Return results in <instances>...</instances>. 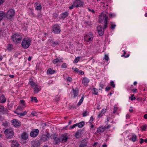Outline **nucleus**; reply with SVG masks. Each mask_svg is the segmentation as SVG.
Wrapping results in <instances>:
<instances>
[{
    "mask_svg": "<svg viewBox=\"0 0 147 147\" xmlns=\"http://www.w3.org/2000/svg\"><path fill=\"white\" fill-rule=\"evenodd\" d=\"M23 37V35L21 33L13 34L11 36V38L14 44H18L21 43Z\"/></svg>",
    "mask_w": 147,
    "mask_h": 147,
    "instance_id": "obj_1",
    "label": "nucleus"
},
{
    "mask_svg": "<svg viewBox=\"0 0 147 147\" xmlns=\"http://www.w3.org/2000/svg\"><path fill=\"white\" fill-rule=\"evenodd\" d=\"M21 43V47L24 49H27L30 45L32 40L28 37L23 38Z\"/></svg>",
    "mask_w": 147,
    "mask_h": 147,
    "instance_id": "obj_2",
    "label": "nucleus"
},
{
    "mask_svg": "<svg viewBox=\"0 0 147 147\" xmlns=\"http://www.w3.org/2000/svg\"><path fill=\"white\" fill-rule=\"evenodd\" d=\"M6 137L8 139H10L13 138L14 136L13 130L11 128L6 129L4 131Z\"/></svg>",
    "mask_w": 147,
    "mask_h": 147,
    "instance_id": "obj_3",
    "label": "nucleus"
},
{
    "mask_svg": "<svg viewBox=\"0 0 147 147\" xmlns=\"http://www.w3.org/2000/svg\"><path fill=\"white\" fill-rule=\"evenodd\" d=\"M61 31L60 26L59 24H55L52 26V32L55 34H59Z\"/></svg>",
    "mask_w": 147,
    "mask_h": 147,
    "instance_id": "obj_4",
    "label": "nucleus"
},
{
    "mask_svg": "<svg viewBox=\"0 0 147 147\" xmlns=\"http://www.w3.org/2000/svg\"><path fill=\"white\" fill-rule=\"evenodd\" d=\"M15 14V11L12 9H11L8 11L7 13L5 15V17L7 19H10Z\"/></svg>",
    "mask_w": 147,
    "mask_h": 147,
    "instance_id": "obj_5",
    "label": "nucleus"
},
{
    "mask_svg": "<svg viewBox=\"0 0 147 147\" xmlns=\"http://www.w3.org/2000/svg\"><path fill=\"white\" fill-rule=\"evenodd\" d=\"M73 3L74 7H82L84 5V2L80 0H76Z\"/></svg>",
    "mask_w": 147,
    "mask_h": 147,
    "instance_id": "obj_6",
    "label": "nucleus"
},
{
    "mask_svg": "<svg viewBox=\"0 0 147 147\" xmlns=\"http://www.w3.org/2000/svg\"><path fill=\"white\" fill-rule=\"evenodd\" d=\"M111 3V0H99V3H103V4H106L105 5H103V7L105 9H107L108 8L109 4Z\"/></svg>",
    "mask_w": 147,
    "mask_h": 147,
    "instance_id": "obj_7",
    "label": "nucleus"
},
{
    "mask_svg": "<svg viewBox=\"0 0 147 147\" xmlns=\"http://www.w3.org/2000/svg\"><path fill=\"white\" fill-rule=\"evenodd\" d=\"M94 36L93 34L91 32H89L88 34H86L84 36L85 40L87 42H89L92 41L93 38Z\"/></svg>",
    "mask_w": 147,
    "mask_h": 147,
    "instance_id": "obj_8",
    "label": "nucleus"
},
{
    "mask_svg": "<svg viewBox=\"0 0 147 147\" xmlns=\"http://www.w3.org/2000/svg\"><path fill=\"white\" fill-rule=\"evenodd\" d=\"M39 132V131L37 129H33L30 132V136L32 137H35L38 135Z\"/></svg>",
    "mask_w": 147,
    "mask_h": 147,
    "instance_id": "obj_9",
    "label": "nucleus"
},
{
    "mask_svg": "<svg viewBox=\"0 0 147 147\" xmlns=\"http://www.w3.org/2000/svg\"><path fill=\"white\" fill-rule=\"evenodd\" d=\"M79 89L76 87L75 88H73L72 89V92L73 95V97L76 98L78 95L79 92Z\"/></svg>",
    "mask_w": 147,
    "mask_h": 147,
    "instance_id": "obj_10",
    "label": "nucleus"
},
{
    "mask_svg": "<svg viewBox=\"0 0 147 147\" xmlns=\"http://www.w3.org/2000/svg\"><path fill=\"white\" fill-rule=\"evenodd\" d=\"M11 123L13 125L16 127H18L21 125V122L19 120H12Z\"/></svg>",
    "mask_w": 147,
    "mask_h": 147,
    "instance_id": "obj_11",
    "label": "nucleus"
},
{
    "mask_svg": "<svg viewBox=\"0 0 147 147\" xmlns=\"http://www.w3.org/2000/svg\"><path fill=\"white\" fill-rule=\"evenodd\" d=\"M108 19V16L105 14L102 13L100 16L99 17V21H104L105 22H106L107 21Z\"/></svg>",
    "mask_w": 147,
    "mask_h": 147,
    "instance_id": "obj_12",
    "label": "nucleus"
},
{
    "mask_svg": "<svg viewBox=\"0 0 147 147\" xmlns=\"http://www.w3.org/2000/svg\"><path fill=\"white\" fill-rule=\"evenodd\" d=\"M0 112L5 114L7 113L8 111L7 109L4 108L3 105H0Z\"/></svg>",
    "mask_w": 147,
    "mask_h": 147,
    "instance_id": "obj_13",
    "label": "nucleus"
},
{
    "mask_svg": "<svg viewBox=\"0 0 147 147\" xmlns=\"http://www.w3.org/2000/svg\"><path fill=\"white\" fill-rule=\"evenodd\" d=\"M68 139V137L66 134L62 135L61 137V142L62 143L66 142Z\"/></svg>",
    "mask_w": 147,
    "mask_h": 147,
    "instance_id": "obj_14",
    "label": "nucleus"
},
{
    "mask_svg": "<svg viewBox=\"0 0 147 147\" xmlns=\"http://www.w3.org/2000/svg\"><path fill=\"white\" fill-rule=\"evenodd\" d=\"M82 134V130H78L75 133L74 136L76 138H78L81 137Z\"/></svg>",
    "mask_w": 147,
    "mask_h": 147,
    "instance_id": "obj_15",
    "label": "nucleus"
},
{
    "mask_svg": "<svg viewBox=\"0 0 147 147\" xmlns=\"http://www.w3.org/2000/svg\"><path fill=\"white\" fill-rule=\"evenodd\" d=\"M105 130L104 127L101 126L97 128L96 132L99 134H101L103 133Z\"/></svg>",
    "mask_w": 147,
    "mask_h": 147,
    "instance_id": "obj_16",
    "label": "nucleus"
},
{
    "mask_svg": "<svg viewBox=\"0 0 147 147\" xmlns=\"http://www.w3.org/2000/svg\"><path fill=\"white\" fill-rule=\"evenodd\" d=\"M88 141L86 139H84L82 141L81 143L80 144L79 147H88L87 146Z\"/></svg>",
    "mask_w": 147,
    "mask_h": 147,
    "instance_id": "obj_17",
    "label": "nucleus"
},
{
    "mask_svg": "<svg viewBox=\"0 0 147 147\" xmlns=\"http://www.w3.org/2000/svg\"><path fill=\"white\" fill-rule=\"evenodd\" d=\"M54 140V143L55 144H58L61 142V140L60 139L56 136H54L53 137Z\"/></svg>",
    "mask_w": 147,
    "mask_h": 147,
    "instance_id": "obj_18",
    "label": "nucleus"
},
{
    "mask_svg": "<svg viewBox=\"0 0 147 147\" xmlns=\"http://www.w3.org/2000/svg\"><path fill=\"white\" fill-rule=\"evenodd\" d=\"M34 7L35 9L37 10H40L42 8L41 5L37 2H36L34 4Z\"/></svg>",
    "mask_w": 147,
    "mask_h": 147,
    "instance_id": "obj_19",
    "label": "nucleus"
},
{
    "mask_svg": "<svg viewBox=\"0 0 147 147\" xmlns=\"http://www.w3.org/2000/svg\"><path fill=\"white\" fill-rule=\"evenodd\" d=\"M7 32V30L6 29L0 31V37L2 38L5 36Z\"/></svg>",
    "mask_w": 147,
    "mask_h": 147,
    "instance_id": "obj_20",
    "label": "nucleus"
},
{
    "mask_svg": "<svg viewBox=\"0 0 147 147\" xmlns=\"http://www.w3.org/2000/svg\"><path fill=\"white\" fill-rule=\"evenodd\" d=\"M63 61V59L61 58H57L53 60V63L54 64H56L58 62H62Z\"/></svg>",
    "mask_w": 147,
    "mask_h": 147,
    "instance_id": "obj_21",
    "label": "nucleus"
},
{
    "mask_svg": "<svg viewBox=\"0 0 147 147\" xmlns=\"http://www.w3.org/2000/svg\"><path fill=\"white\" fill-rule=\"evenodd\" d=\"M34 88V93H38L41 90V88L37 84L35 86Z\"/></svg>",
    "mask_w": 147,
    "mask_h": 147,
    "instance_id": "obj_22",
    "label": "nucleus"
},
{
    "mask_svg": "<svg viewBox=\"0 0 147 147\" xmlns=\"http://www.w3.org/2000/svg\"><path fill=\"white\" fill-rule=\"evenodd\" d=\"M6 101V98L3 94H0V102L1 103H5Z\"/></svg>",
    "mask_w": 147,
    "mask_h": 147,
    "instance_id": "obj_23",
    "label": "nucleus"
},
{
    "mask_svg": "<svg viewBox=\"0 0 147 147\" xmlns=\"http://www.w3.org/2000/svg\"><path fill=\"white\" fill-rule=\"evenodd\" d=\"M90 82V80L89 79L84 77L83 78L82 80V83L84 84V86H86L88 84V83Z\"/></svg>",
    "mask_w": 147,
    "mask_h": 147,
    "instance_id": "obj_24",
    "label": "nucleus"
},
{
    "mask_svg": "<svg viewBox=\"0 0 147 147\" xmlns=\"http://www.w3.org/2000/svg\"><path fill=\"white\" fill-rule=\"evenodd\" d=\"M28 13L29 15L32 17H35V14L33 12V9L32 8H30L29 10L28 11Z\"/></svg>",
    "mask_w": 147,
    "mask_h": 147,
    "instance_id": "obj_25",
    "label": "nucleus"
},
{
    "mask_svg": "<svg viewBox=\"0 0 147 147\" xmlns=\"http://www.w3.org/2000/svg\"><path fill=\"white\" fill-rule=\"evenodd\" d=\"M11 146V147H19V144L16 140H13L12 141Z\"/></svg>",
    "mask_w": 147,
    "mask_h": 147,
    "instance_id": "obj_26",
    "label": "nucleus"
},
{
    "mask_svg": "<svg viewBox=\"0 0 147 147\" xmlns=\"http://www.w3.org/2000/svg\"><path fill=\"white\" fill-rule=\"evenodd\" d=\"M49 138V136L48 135H42L41 137V139L43 142H45L48 140Z\"/></svg>",
    "mask_w": 147,
    "mask_h": 147,
    "instance_id": "obj_27",
    "label": "nucleus"
},
{
    "mask_svg": "<svg viewBox=\"0 0 147 147\" xmlns=\"http://www.w3.org/2000/svg\"><path fill=\"white\" fill-rule=\"evenodd\" d=\"M69 15V13L67 11H65L61 14V18L62 19H64L66 18Z\"/></svg>",
    "mask_w": 147,
    "mask_h": 147,
    "instance_id": "obj_28",
    "label": "nucleus"
},
{
    "mask_svg": "<svg viewBox=\"0 0 147 147\" xmlns=\"http://www.w3.org/2000/svg\"><path fill=\"white\" fill-rule=\"evenodd\" d=\"M106 109H103L101 112L98 115V118H100L101 117H102L103 115L106 112Z\"/></svg>",
    "mask_w": 147,
    "mask_h": 147,
    "instance_id": "obj_29",
    "label": "nucleus"
},
{
    "mask_svg": "<svg viewBox=\"0 0 147 147\" xmlns=\"http://www.w3.org/2000/svg\"><path fill=\"white\" fill-rule=\"evenodd\" d=\"M55 71L51 68H49L47 70L48 74H53L55 73Z\"/></svg>",
    "mask_w": 147,
    "mask_h": 147,
    "instance_id": "obj_30",
    "label": "nucleus"
},
{
    "mask_svg": "<svg viewBox=\"0 0 147 147\" xmlns=\"http://www.w3.org/2000/svg\"><path fill=\"white\" fill-rule=\"evenodd\" d=\"M21 137L23 139L26 140L28 138V135L27 134L24 132L21 135Z\"/></svg>",
    "mask_w": 147,
    "mask_h": 147,
    "instance_id": "obj_31",
    "label": "nucleus"
},
{
    "mask_svg": "<svg viewBox=\"0 0 147 147\" xmlns=\"http://www.w3.org/2000/svg\"><path fill=\"white\" fill-rule=\"evenodd\" d=\"M59 42L57 41H51V45L53 47H55L56 45L59 44Z\"/></svg>",
    "mask_w": 147,
    "mask_h": 147,
    "instance_id": "obj_32",
    "label": "nucleus"
},
{
    "mask_svg": "<svg viewBox=\"0 0 147 147\" xmlns=\"http://www.w3.org/2000/svg\"><path fill=\"white\" fill-rule=\"evenodd\" d=\"M9 51H11L13 49V45L11 44H9L7 45V48Z\"/></svg>",
    "mask_w": 147,
    "mask_h": 147,
    "instance_id": "obj_33",
    "label": "nucleus"
},
{
    "mask_svg": "<svg viewBox=\"0 0 147 147\" xmlns=\"http://www.w3.org/2000/svg\"><path fill=\"white\" fill-rule=\"evenodd\" d=\"M40 143L38 141H34L33 142V146L34 147H37L40 145Z\"/></svg>",
    "mask_w": 147,
    "mask_h": 147,
    "instance_id": "obj_34",
    "label": "nucleus"
},
{
    "mask_svg": "<svg viewBox=\"0 0 147 147\" xmlns=\"http://www.w3.org/2000/svg\"><path fill=\"white\" fill-rule=\"evenodd\" d=\"M84 125V122L82 121L78 123H77V126L81 128Z\"/></svg>",
    "mask_w": 147,
    "mask_h": 147,
    "instance_id": "obj_35",
    "label": "nucleus"
},
{
    "mask_svg": "<svg viewBox=\"0 0 147 147\" xmlns=\"http://www.w3.org/2000/svg\"><path fill=\"white\" fill-rule=\"evenodd\" d=\"M137 137V136L136 135H134L132 136L131 138H130L129 140H131L133 142H135L136 140Z\"/></svg>",
    "mask_w": 147,
    "mask_h": 147,
    "instance_id": "obj_36",
    "label": "nucleus"
},
{
    "mask_svg": "<svg viewBox=\"0 0 147 147\" xmlns=\"http://www.w3.org/2000/svg\"><path fill=\"white\" fill-rule=\"evenodd\" d=\"M28 84L30 85L32 87H34L37 84L32 81H29Z\"/></svg>",
    "mask_w": 147,
    "mask_h": 147,
    "instance_id": "obj_37",
    "label": "nucleus"
},
{
    "mask_svg": "<svg viewBox=\"0 0 147 147\" xmlns=\"http://www.w3.org/2000/svg\"><path fill=\"white\" fill-rule=\"evenodd\" d=\"M5 16V14L4 12L3 11H0V21L2 20L4 17Z\"/></svg>",
    "mask_w": 147,
    "mask_h": 147,
    "instance_id": "obj_38",
    "label": "nucleus"
},
{
    "mask_svg": "<svg viewBox=\"0 0 147 147\" xmlns=\"http://www.w3.org/2000/svg\"><path fill=\"white\" fill-rule=\"evenodd\" d=\"M93 93V94L97 95L98 94V89L95 88H93L92 89Z\"/></svg>",
    "mask_w": 147,
    "mask_h": 147,
    "instance_id": "obj_39",
    "label": "nucleus"
},
{
    "mask_svg": "<svg viewBox=\"0 0 147 147\" xmlns=\"http://www.w3.org/2000/svg\"><path fill=\"white\" fill-rule=\"evenodd\" d=\"M84 24L86 26H88L91 25V22L90 21H85L84 23Z\"/></svg>",
    "mask_w": 147,
    "mask_h": 147,
    "instance_id": "obj_40",
    "label": "nucleus"
},
{
    "mask_svg": "<svg viewBox=\"0 0 147 147\" xmlns=\"http://www.w3.org/2000/svg\"><path fill=\"white\" fill-rule=\"evenodd\" d=\"M123 51V55H121L122 57H124L125 58H127L129 57V54H128L126 55H125L126 53V51L124 50Z\"/></svg>",
    "mask_w": 147,
    "mask_h": 147,
    "instance_id": "obj_41",
    "label": "nucleus"
},
{
    "mask_svg": "<svg viewBox=\"0 0 147 147\" xmlns=\"http://www.w3.org/2000/svg\"><path fill=\"white\" fill-rule=\"evenodd\" d=\"M99 90H102L103 88L104 85L103 83H102V82H100L99 84Z\"/></svg>",
    "mask_w": 147,
    "mask_h": 147,
    "instance_id": "obj_42",
    "label": "nucleus"
},
{
    "mask_svg": "<svg viewBox=\"0 0 147 147\" xmlns=\"http://www.w3.org/2000/svg\"><path fill=\"white\" fill-rule=\"evenodd\" d=\"M134 96V94H131V96L129 98V99H130L131 100L133 101L135 100L136 99V98Z\"/></svg>",
    "mask_w": 147,
    "mask_h": 147,
    "instance_id": "obj_43",
    "label": "nucleus"
},
{
    "mask_svg": "<svg viewBox=\"0 0 147 147\" xmlns=\"http://www.w3.org/2000/svg\"><path fill=\"white\" fill-rule=\"evenodd\" d=\"M102 30L101 31H98V34L100 36H102L103 35L104 33V29H102Z\"/></svg>",
    "mask_w": 147,
    "mask_h": 147,
    "instance_id": "obj_44",
    "label": "nucleus"
},
{
    "mask_svg": "<svg viewBox=\"0 0 147 147\" xmlns=\"http://www.w3.org/2000/svg\"><path fill=\"white\" fill-rule=\"evenodd\" d=\"M23 107H26L25 101L24 100H21L20 101Z\"/></svg>",
    "mask_w": 147,
    "mask_h": 147,
    "instance_id": "obj_45",
    "label": "nucleus"
},
{
    "mask_svg": "<svg viewBox=\"0 0 147 147\" xmlns=\"http://www.w3.org/2000/svg\"><path fill=\"white\" fill-rule=\"evenodd\" d=\"M147 126L146 125H143L142 127H141L142 130L144 131H146L147 128Z\"/></svg>",
    "mask_w": 147,
    "mask_h": 147,
    "instance_id": "obj_46",
    "label": "nucleus"
},
{
    "mask_svg": "<svg viewBox=\"0 0 147 147\" xmlns=\"http://www.w3.org/2000/svg\"><path fill=\"white\" fill-rule=\"evenodd\" d=\"M31 101H34L35 102H38V100L37 99L36 97H32L31 98Z\"/></svg>",
    "mask_w": 147,
    "mask_h": 147,
    "instance_id": "obj_47",
    "label": "nucleus"
},
{
    "mask_svg": "<svg viewBox=\"0 0 147 147\" xmlns=\"http://www.w3.org/2000/svg\"><path fill=\"white\" fill-rule=\"evenodd\" d=\"M119 109V108L117 106H115L114 108V110L113 111V113H115L117 112L118 109Z\"/></svg>",
    "mask_w": 147,
    "mask_h": 147,
    "instance_id": "obj_48",
    "label": "nucleus"
},
{
    "mask_svg": "<svg viewBox=\"0 0 147 147\" xmlns=\"http://www.w3.org/2000/svg\"><path fill=\"white\" fill-rule=\"evenodd\" d=\"M26 113L27 112L26 111H25L23 113H17V114L18 115H20L21 116H24L25 115H26Z\"/></svg>",
    "mask_w": 147,
    "mask_h": 147,
    "instance_id": "obj_49",
    "label": "nucleus"
},
{
    "mask_svg": "<svg viewBox=\"0 0 147 147\" xmlns=\"http://www.w3.org/2000/svg\"><path fill=\"white\" fill-rule=\"evenodd\" d=\"M2 124L4 127H7L8 126L9 123L7 122H5L4 123H3Z\"/></svg>",
    "mask_w": 147,
    "mask_h": 147,
    "instance_id": "obj_50",
    "label": "nucleus"
},
{
    "mask_svg": "<svg viewBox=\"0 0 147 147\" xmlns=\"http://www.w3.org/2000/svg\"><path fill=\"white\" fill-rule=\"evenodd\" d=\"M97 29L98 31H101L102 30V29H104L101 26H98L97 27Z\"/></svg>",
    "mask_w": 147,
    "mask_h": 147,
    "instance_id": "obj_51",
    "label": "nucleus"
},
{
    "mask_svg": "<svg viewBox=\"0 0 147 147\" xmlns=\"http://www.w3.org/2000/svg\"><path fill=\"white\" fill-rule=\"evenodd\" d=\"M67 65L65 63H63L61 66V68H65L67 67Z\"/></svg>",
    "mask_w": 147,
    "mask_h": 147,
    "instance_id": "obj_52",
    "label": "nucleus"
},
{
    "mask_svg": "<svg viewBox=\"0 0 147 147\" xmlns=\"http://www.w3.org/2000/svg\"><path fill=\"white\" fill-rule=\"evenodd\" d=\"M31 114L33 116H36L38 115V113L35 111H32L31 112Z\"/></svg>",
    "mask_w": 147,
    "mask_h": 147,
    "instance_id": "obj_53",
    "label": "nucleus"
},
{
    "mask_svg": "<svg viewBox=\"0 0 147 147\" xmlns=\"http://www.w3.org/2000/svg\"><path fill=\"white\" fill-rule=\"evenodd\" d=\"M109 57L107 55H105V56L104 59L107 61H108L109 59Z\"/></svg>",
    "mask_w": 147,
    "mask_h": 147,
    "instance_id": "obj_54",
    "label": "nucleus"
},
{
    "mask_svg": "<svg viewBox=\"0 0 147 147\" xmlns=\"http://www.w3.org/2000/svg\"><path fill=\"white\" fill-rule=\"evenodd\" d=\"M111 86H112L114 88L115 86V85L114 83V82L113 81H112L111 82Z\"/></svg>",
    "mask_w": 147,
    "mask_h": 147,
    "instance_id": "obj_55",
    "label": "nucleus"
},
{
    "mask_svg": "<svg viewBox=\"0 0 147 147\" xmlns=\"http://www.w3.org/2000/svg\"><path fill=\"white\" fill-rule=\"evenodd\" d=\"M72 69L73 70H74V71L76 72L77 73H78V71L79 70V69H78L76 68H73V67L72 68Z\"/></svg>",
    "mask_w": 147,
    "mask_h": 147,
    "instance_id": "obj_56",
    "label": "nucleus"
},
{
    "mask_svg": "<svg viewBox=\"0 0 147 147\" xmlns=\"http://www.w3.org/2000/svg\"><path fill=\"white\" fill-rule=\"evenodd\" d=\"M104 23H105V24H104V28H107V21H106V22H104Z\"/></svg>",
    "mask_w": 147,
    "mask_h": 147,
    "instance_id": "obj_57",
    "label": "nucleus"
},
{
    "mask_svg": "<svg viewBox=\"0 0 147 147\" xmlns=\"http://www.w3.org/2000/svg\"><path fill=\"white\" fill-rule=\"evenodd\" d=\"M78 73L79 74H80L83 75L84 74V72L83 71L79 70Z\"/></svg>",
    "mask_w": 147,
    "mask_h": 147,
    "instance_id": "obj_58",
    "label": "nucleus"
},
{
    "mask_svg": "<svg viewBox=\"0 0 147 147\" xmlns=\"http://www.w3.org/2000/svg\"><path fill=\"white\" fill-rule=\"evenodd\" d=\"M116 25L115 24H111V28L112 30H113L115 29Z\"/></svg>",
    "mask_w": 147,
    "mask_h": 147,
    "instance_id": "obj_59",
    "label": "nucleus"
},
{
    "mask_svg": "<svg viewBox=\"0 0 147 147\" xmlns=\"http://www.w3.org/2000/svg\"><path fill=\"white\" fill-rule=\"evenodd\" d=\"M77 126V123L73 125L72 126H70V127L71 129H73L74 128H75Z\"/></svg>",
    "mask_w": 147,
    "mask_h": 147,
    "instance_id": "obj_60",
    "label": "nucleus"
},
{
    "mask_svg": "<svg viewBox=\"0 0 147 147\" xmlns=\"http://www.w3.org/2000/svg\"><path fill=\"white\" fill-rule=\"evenodd\" d=\"M80 59L79 57H77L74 60V62L76 63H77Z\"/></svg>",
    "mask_w": 147,
    "mask_h": 147,
    "instance_id": "obj_61",
    "label": "nucleus"
},
{
    "mask_svg": "<svg viewBox=\"0 0 147 147\" xmlns=\"http://www.w3.org/2000/svg\"><path fill=\"white\" fill-rule=\"evenodd\" d=\"M66 79L67 80V81L70 82L72 80L71 78L70 77H68L67 78H66Z\"/></svg>",
    "mask_w": 147,
    "mask_h": 147,
    "instance_id": "obj_62",
    "label": "nucleus"
},
{
    "mask_svg": "<svg viewBox=\"0 0 147 147\" xmlns=\"http://www.w3.org/2000/svg\"><path fill=\"white\" fill-rule=\"evenodd\" d=\"M84 95H82V97L81 98L80 100L79 101L82 102L84 100Z\"/></svg>",
    "mask_w": 147,
    "mask_h": 147,
    "instance_id": "obj_63",
    "label": "nucleus"
},
{
    "mask_svg": "<svg viewBox=\"0 0 147 147\" xmlns=\"http://www.w3.org/2000/svg\"><path fill=\"white\" fill-rule=\"evenodd\" d=\"M104 127L106 130V129H109L111 127V126L109 125L107 126H105Z\"/></svg>",
    "mask_w": 147,
    "mask_h": 147,
    "instance_id": "obj_64",
    "label": "nucleus"
}]
</instances>
